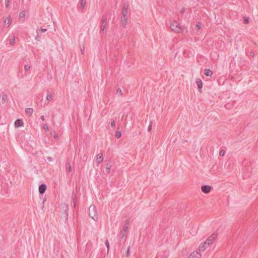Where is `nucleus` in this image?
I'll list each match as a JSON object with an SVG mask.
<instances>
[{"label":"nucleus","mask_w":258,"mask_h":258,"mask_svg":"<svg viewBox=\"0 0 258 258\" xmlns=\"http://www.w3.org/2000/svg\"><path fill=\"white\" fill-rule=\"evenodd\" d=\"M40 118L42 119V120L44 121L45 120V117L44 115H41L40 116Z\"/></svg>","instance_id":"4c0bfd02"},{"label":"nucleus","mask_w":258,"mask_h":258,"mask_svg":"<svg viewBox=\"0 0 258 258\" xmlns=\"http://www.w3.org/2000/svg\"><path fill=\"white\" fill-rule=\"evenodd\" d=\"M105 171L107 173H109L111 171V166L107 165Z\"/></svg>","instance_id":"4be33fe9"},{"label":"nucleus","mask_w":258,"mask_h":258,"mask_svg":"<svg viewBox=\"0 0 258 258\" xmlns=\"http://www.w3.org/2000/svg\"><path fill=\"white\" fill-rule=\"evenodd\" d=\"M196 27L198 30H200L201 29V26L200 24H197Z\"/></svg>","instance_id":"473e14b6"},{"label":"nucleus","mask_w":258,"mask_h":258,"mask_svg":"<svg viewBox=\"0 0 258 258\" xmlns=\"http://www.w3.org/2000/svg\"><path fill=\"white\" fill-rule=\"evenodd\" d=\"M128 226L126 225H124L122 228V230L121 232L120 236L122 238L126 237L127 233Z\"/></svg>","instance_id":"0eeeda50"},{"label":"nucleus","mask_w":258,"mask_h":258,"mask_svg":"<svg viewBox=\"0 0 258 258\" xmlns=\"http://www.w3.org/2000/svg\"><path fill=\"white\" fill-rule=\"evenodd\" d=\"M42 127L44 129L46 132H48L49 131V128L47 123H44L42 125Z\"/></svg>","instance_id":"412c9836"},{"label":"nucleus","mask_w":258,"mask_h":258,"mask_svg":"<svg viewBox=\"0 0 258 258\" xmlns=\"http://www.w3.org/2000/svg\"><path fill=\"white\" fill-rule=\"evenodd\" d=\"M211 189V187L209 185H203L201 187L202 191L205 194L209 193Z\"/></svg>","instance_id":"1a4fd4ad"},{"label":"nucleus","mask_w":258,"mask_h":258,"mask_svg":"<svg viewBox=\"0 0 258 258\" xmlns=\"http://www.w3.org/2000/svg\"><path fill=\"white\" fill-rule=\"evenodd\" d=\"M88 215L95 221L98 220V215L96 208L94 205H91L88 210Z\"/></svg>","instance_id":"f03ea898"},{"label":"nucleus","mask_w":258,"mask_h":258,"mask_svg":"<svg viewBox=\"0 0 258 258\" xmlns=\"http://www.w3.org/2000/svg\"><path fill=\"white\" fill-rule=\"evenodd\" d=\"M47 30L44 28H42L41 29H38V32L39 33H44L46 32Z\"/></svg>","instance_id":"c85d7f7f"},{"label":"nucleus","mask_w":258,"mask_h":258,"mask_svg":"<svg viewBox=\"0 0 258 258\" xmlns=\"http://www.w3.org/2000/svg\"><path fill=\"white\" fill-rule=\"evenodd\" d=\"M196 83H197V85L198 86L199 89H200V90L202 89V88L203 87V82H202V80L200 79H197Z\"/></svg>","instance_id":"4468645a"},{"label":"nucleus","mask_w":258,"mask_h":258,"mask_svg":"<svg viewBox=\"0 0 258 258\" xmlns=\"http://www.w3.org/2000/svg\"><path fill=\"white\" fill-rule=\"evenodd\" d=\"M25 113L29 115L30 116H31L33 113V109L32 108H27L25 109Z\"/></svg>","instance_id":"dca6fc26"},{"label":"nucleus","mask_w":258,"mask_h":258,"mask_svg":"<svg viewBox=\"0 0 258 258\" xmlns=\"http://www.w3.org/2000/svg\"><path fill=\"white\" fill-rule=\"evenodd\" d=\"M46 189V186L45 184L42 183L40 184L39 186V192L40 194H43L44 193Z\"/></svg>","instance_id":"9d476101"},{"label":"nucleus","mask_w":258,"mask_h":258,"mask_svg":"<svg viewBox=\"0 0 258 258\" xmlns=\"http://www.w3.org/2000/svg\"><path fill=\"white\" fill-rule=\"evenodd\" d=\"M244 22L245 24H247L249 23V19L248 18H245L244 19Z\"/></svg>","instance_id":"c756f323"},{"label":"nucleus","mask_w":258,"mask_h":258,"mask_svg":"<svg viewBox=\"0 0 258 258\" xmlns=\"http://www.w3.org/2000/svg\"><path fill=\"white\" fill-rule=\"evenodd\" d=\"M81 52L83 54L85 53V50L84 47L81 49Z\"/></svg>","instance_id":"c9c22d12"},{"label":"nucleus","mask_w":258,"mask_h":258,"mask_svg":"<svg viewBox=\"0 0 258 258\" xmlns=\"http://www.w3.org/2000/svg\"><path fill=\"white\" fill-rule=\"evenodd\" d=\"M23 125V122L21 119H17L15 122V126L16 128H18L22 126Z\"/></svg>","instance_id":"f8f14e48"},{"label":"nucleus","mask_w":258,"mask_h":258,"mask_svg":"<svg viewBox=\"0 0 258 258\" xmlns=\"http://www.w3.org/2000/svg\"><path fill=\"white\" fill-rule=\"evenodd\" d=\"M130 247H128L127 248V255H130Z\"/></svg>","instance_id":"e433bc0d"},{"label":"nucleus","mask_w":258,"mask_h":258,"mask_svg":"<svg viewBox=\"0 0 258 258\" xmlns=\"http://www.w3.org/2000/svg\"><path fill=\"white\" fill-rule=\"evenodd\" d=\"M121 132L120 131H117L116 132V137L117 138V139H119L121 137Z\"/></svg>","instance_id":"b1692460"},{"label":"nucleus","mask_w":258,"mask_h":258,"mask_svg":"<svg viewBox=\"0 0 258 258\" xmlns=\"http://www.w3.org/2000/svg\"><path fill=\"white\" fill-rule=\"evenodd\" d=\"M74 206L75 208V206H76V204L75 203L74 204Z\"/></svg>","instance_id":"ea45409f"},{"label":"nucleus","mask_w":258,"mask_h":258,"mask_svg":"<svg viewBox=\"0 0 258 258\" xmlns=\"http://www.w3.org/2000/svg\"><path fill=\"white\" fill-rule=\"evenodd\" d=\"M115 125V121L114 120H112L111 122V126L112 127H114Z\"/></svg>","instance_id":"2f4dec72"},{"label":"nucleus","mask_w":258,"mask_h":258,"mask_svg":"<svg viewBox=\"0 0 258 258\" xmlns=\"http://www.w3.org/2000/svg\"><path fill=\"white\" fill-rule=\"evenodd\" d=\"M6 45L13 46L16 42V37L14 35H9L6 40Z\"/></svg>","instance_id":"423d86ee"},{"label":"nucleus","mask_w":258,"mask_h":258,"mask_svg":"<svg viewBox=\"0 0 258 258\" xmlns=\"http://www.w3.org/2000/svg\"><path fill=\"white\" fill-rule=\"evenodd\" d=\"M30 69V66L29 64H26L24 66V69L26 71H28Z\"/></svg>","instance_id":"bb28decb"},{"label":"nucleus","mask_w":258,"mask_h":258,"mask_svg":"<svg viewBox=\"0 0 258 258\" xmlns=\"http://www.w3.org/2000/svg\"><path fill=\"white\" fill-rule=\"evenodd\" d=\"M189 258H202V255L198 251H194L190 254Z\"/></svg>","instance_id":"6e6552de"},{"label":"nucleus","mask_w":258,"mask_h":258,"mask_svg":"<svg viewBox=\"0 0 258 258\" xmlns=\"http://www.w3.org/2000/svg\"><path fill=\"white\" fill-rule=\"evenodd\" d=\"M103 156L102 153H99L97 155L96 157V162L99 164L103 162Z\"/></svg>","instance_id":"9b49d317"},{"label":"nucleus","mask_w":258,"mask_h":258,"mask_svg":"<svg viewBox=\"0 0 258 258\" xmlns=\"http://www.w3.org/2000/svg\"><path fill=\"white\" fill-rule=\"evenodd\" d=\"M81 8L82 10H83L86 5V0H81L80 2Z\"/></svg>","instance_id":"a211bd4d"},{"label":"nucleus","mask_w":258,"mask_h":258,"mask_svg":"<svg viewBox=\"0 0 258 258\" xmlns=\"http://www.w3.org/2000/svg\"><path fill=\"white\" fill-rule=\"evenodd\" d=\"M6 7L7 8L9 6L10 0H5Z\"/></svg>","instance_id":"cd10ccee"},{"label":"nucleus","mask_w":258,"mask_h":258,"mask_svg":"<svg viewBox=\"0 0 258 258\" xmlns=\"http://www.w3.org/2000/svg\"><path fill=\"white\" fill-rule=\"evenodd\" d=\"M53 138H54V139H58V136H57L56 134H55V135L53 136Z\"/></svg>","instance_id":"58836bf2"},{"label":"nucleus","mask_w":258,"mask_h":258,"mask_svg":"<svg viewBox=\"0 0 258 258\" xmlns=\"http://www.w3.org/2000/svg\"><path fill=\"white\" fill-rule=\"evenodd\" d=\"M25 16V14L24 12H21L20 14H19V17L20 18H23Z\"/></svg>","instance_id":"7c9ffc66"},{"label":"nucleus","mask_w":258,"mask_h":258,"mask_svg":"<svg viewBox=\"0 0 258 258\" xmlns=\"http://www.w3.org/2000/svg\"><path fill=\"white\" fill-rule=\"evenodd\" d=\"M7 97V95L4 94L3 95V96L2 98V100L3 103H4V104L6 103Z\"/></svg>","instance_id":"aec40b11"},{"label":"nucleus","mask_w":258,"mask_h":258,"mask_svg":"<svg viewBox=\"0 0 258 258\" xmlns=\"http://www.w3.org/2000/svg\"><path fill=\"white\" fill-rule=\"evenodd\" d=\"M46 99L48 101H51L52 99V95L51 94H47L46 95Z\"/></svg>","instance_id":"5701e85b"},{"label":"nucleus","mask_w":258,"mask_h":258,"mask_svg":"<svg viewBox=\"0 0 258 258\" xmlns=\"http://www.w3.org/2000/svg\"><path fill=\"white\" fill-rule=\"evenodd\" d=\"M66 172L67 173H70L72 172V167L71 166V164L70 162H67L66 164Z\"/></svg>","instance_id":"2eb2a0df"},{"label":"nucleus","mask_w":258,"mask_h":258,"mask_svg":"<svg viewBox=\"0 0 258 258\" xmlns=\"http://www.w3.org/2000/svg\"><path fill=\"white\" fill-rule=\"evenodd\" d=\"M204 74L206 76H211L213 74V72L210 69H205L204 71Z\"/></svg>","instance_id":"f3484780"},{"label":"nucleus","mask_w":258,"mask_h":258,"mask_svg":"<svg viewBox=\"0 0 258 258\" xmlns=\"http://www.w3.org/2000/svg\"><path fill=\"white\" fill-rule=\"evenodd\" d=\"M152 122L150 121V124H149V125L148 126V131L149 132H150L152 130Z\"/></svg>","instance_id":"a878e982"},{"label":"nucleus","mask_w":258,"mask_h":258,"mask_svg":"<svg viewBox=\"0 0 258 258\" xmlns=\"http://www.w3.org/2000/svg\"><path fill=\"white\" fill-rule=\"evenodd\" d=\"M101 21H102L101 27V31L103 34H106V32H107L106 28V26L107 25V17L106 16H103L102 18V19H101Z\"/></svg>","instance_id":"39448f33"},{"label":"nucleus","mask_w":258,"mask_h":258,"mask_svg":"<svg viewBox=\"0 0 258 258\" xmlns=\"http://www.w3.org/2000/svg\"><path fill=\"white\" fill-rule=\"evenodd\" d=\"M105 245L107 247V251H109V241L108 240H106L105 242Z\"/></svg>","instance_id":"393cba45"},{"label":"nucleus","mask_w":258,"mask_h":258,"mask_svg":"<svg viewBox=\"0 0 258 258\" xmlns=\"http://www.w3.org/2000/svg\"><path fill=\"white\" fill-rule=\"evenodd\" d=\"M36 33H37V35H36V36L35 37V40L37 41H40V39H41V36L40 35H39V33L38 32V29H37L36 30Z\"/></svg>","instance_id":"6ab92c4d"},{"label":"nucleus","mask_w":258,"mask_h":258,"mask_svg":"<svg viewBox=\"0 0 258 258\" xmlns=\"http://www.w3.org/2000/svg\"><path fill=\"white\" fill-rule=\"evenodd\" d=\"M12 19L10 17L7 18L5 20V25L8 27H9L10 25L12 23Z\"/></svg>","instance_id":"ddd939ff"},{"label":"nucleus","mask_w":258,"mask_h":258,"mask_svg":"<svg viewBox=\"0 0 258 258\" xmlns=\"http://www.w3.org/2000/svg\"><path fill=\"white\" fill-rule=\"evenodd\" d=\"M217 234L216 233H213L209 236L204 243H202L200 244L199 247V251H203L207 248L208 246L213 243L214 241L217 238Z\"/></svg>","instance_id":"f257e3e1"},{"label":"nucleus","mask_w":258,"mask_h":258,"mask_svg":"<svg viewBox=\"0 0 258 258\" xmlns=\"http://www.w3.org/2000/svg\"><path fill=\"white\" fill-rule=\"evenodd\" d=\"M171 29L172 31L179 33L182 31V28L179 24L176 22H173L170 24Z\"/></svg>","instance_id":"20e7f679"},{"label":"nucleus","mask_w":258,"mask_h":258,"mask_svg":"<svg viewBox=\"0 0 258 258\" xmlns=\"http://www.w3.org/2000/svg\"><path fill=\"white\" fill-rule=\"evenodd\" d=\"M128 13L127 8L123 7L122 10L121 23L123 27L125 28L127 23V15Z\"/></svg>","instance_id":"7ed1b4c3"},{"label":"nucleus","mask_w":258,"mask_h":258,"mask_svg":"<svg viewBox=\"0 0 258 258\" xmlns=\"http://www.w3.org/2000/svg\"><path fill=\"white\" fill-rule=\"evenodd\" d=\"M224 154H225V152H224V151H220V155L221 156H224Z\"/></svg>","instance_id":"f704fd0d"},{"label":"nucleus","mask_w":258,"mask_h":258,"mask_svg":"<svg viewBox=\"0 0 258 258\" xmlns=\"http://www.w3.org/2000/svg\"><path fill=\"white\" fill-rule=\"evenodd\" d=\"M117 93L120 94V95H122V91L120 89H118L117 90Z\"/></svg>","instance_id":"72a5a7b5"}]
</instances>
